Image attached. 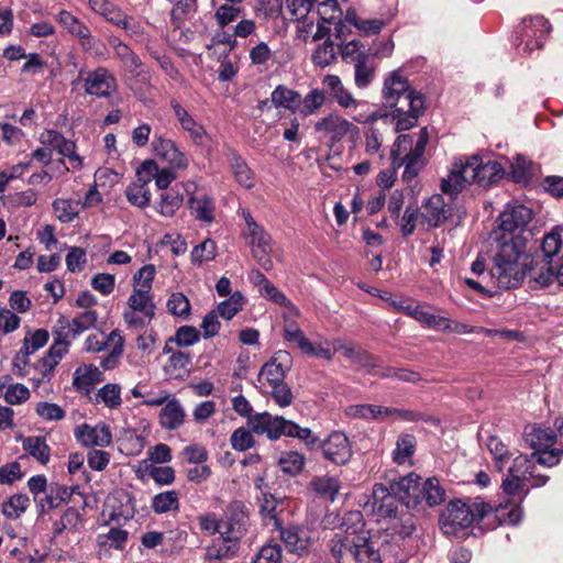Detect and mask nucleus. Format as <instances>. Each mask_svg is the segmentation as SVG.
I'll return each instance as SVG.
<instances>
[{
  "instance_id": "1",
  "label": "nucleus",
  "mask_w": 563,
  "mask_h": 563,
  "mask_svg": "<svg viewBox=\"0 0 563 563\" xmlns=\"http://www.w3.org/2000/svg\"><path fill=\"white\" fill-rule=\"evenodd\" d=\"M532 216V210L523 205L508 206L499 216L500 234L496 238L497 251L489 274L500 288H517L527 275L530 258L523 233Z\"/></svg>"
},
{
  "instance_id": "2",
  "label": "nucleus",
  "mask_w": 563,
  "mask_h": 563,
  "mask_svg": "<svg viewBox=\"0 0 563 563\" xmlns=\"http://www.w3.org/2000/svg\"><path fill=\"white\" fill-rule=\"evenodd\" d=\"M383 98L394 110L380 119L394 123L396 132L413 128L424 111L423 95L411 89L408 80L396 71L385 79Z\"/></svg>"
},
{
  "instance_id": "3",
  "label": "nucleus",
  "mask_w": 563,
  "mask_h": 563,
  "mask_svg": "<svg viewBox=\"0 0 563 563\" xmlns=\"http://www.w3.org/2000/svg\"><path fill=\"white\" fill-rule=\"evenodd\" d=\"M505 175L504 167L496 161L483 162L478 155L466 157L454 163L448 178L441 181V189L460 192L465 184L476 183L489 187Z\"/></svg>"
},
{
  "instance_id": "4",
  "label": "nucleus",
  "mask_w": 563,
  "mask_h": 563,
  "mask_svg": "<svg viewBox=\"0 0 563 563\" xmlns=\"http://www.w3.org/2000/svg\"><path fill=\"white\" fill-rule=\"evenodd\" d=\"M428 141V130L423 128L420 130L416 142L411 134H401L394 142L390 151L391 166L394 169L405 166L404 180L411 181L424 167V152Z\"/></svg>"
},
{
  "instance_id": "5",
  "label": "nucleus",
  "mask_w": 563,
  "mask_h": 563,
  "mask_svg": "<svg viewBox=\"0 0 563 563\" xmlns=\"http://www.w3.org/2000/svg\"><path fill=\"white\" fill-rule=\"evenodd\" d=\"M492 511V507L483 501L464 503L450 501L441 512L439 525L445 536L456 537L461 531L470 528L475 521L484 518Z\"/></svg>"
},
{
  "instance_id": "6",
  "label": "nucleus",
  "mask_w": 563,
  "mask_h": 563,
  "mask_svg": "<svg viewBox=\"0 0 563 563\" xmlns=\"http://www.w3.org/2000/svg\"><path fill=\"white\" fill-rule=\"evenodd\" d=\"M362 528H364V522L360 511H351L345 515L342 528L334 533L329 543L330 552L336 563L354 562L357 542L363 541L360 538Z\"/></svg>"
},
{
  "instance_id": "7",
  "label": "nucleus",
  "mask_w": 563,
  "mask_h": 563,
  "mask_svg": "<svg viewBox=\"0 0 563 563\" xmlns=\"http://www.w3.org/2000/svg\"><path fill=\"white\" fill-rule=\"evenodd\" d=\"M441 194L429 197L421 206V219L430 227L439 228L445 222L460 223L465 216V209L459 206V192L442 189Z\"/></svg>"
},
{
  "instance_id": "8",
  "label": "nucleus",
  "mask_w": 563,
  "mask_h": 563,
  "mask_svg": "<svg viewBox=\"0 0 563 563\" xmlns=\"http://www.w3.org/2000/svg\"><path fill=\"white\" fill-rule=\"evenodd\" d=\"M551 24L542 15L523 19L516 31V44L525 53H531L542 47Z\"/></svg>"
},
{
  "instance_id": "9",
  "label": "nucleus",
  "mask_w": 563,
  "mask_h": 563,
  "mask_svg": "<svg viewBox=\"0 0 563 563\" xmlns=\"http://www.w3.org/2000/svg\"><path fill=\"white\" fill-rule=\"evenodd\" d=\"M129 310L123 313L124 321L129 327L137 328L148 324L155 317L156 306L151 291L139 289L134 286L128 299Z\"/></svg>"
},
{
  "instance_id": "10",
  "label": "nucleus",
  "mask_w": 563,
  "mask_h": 563,
  "mask_svg": "<svg viewBox=\"0 0 563 563\" xmlns=\"http://www.w3.org/2000/svg\"><path fill=\"white\" fill-rule=\"evenodd\" d=\"M71 340L73 339L68 335V332L65 331V329L58 328L55 330L54 342L47 351L46 355L34 364V368L41 375L40 379H49L56 365L68 352Z\"/></svg>"
},
{
  "instance_id": "11",
  "label": "nucleus",
  "mask_w": 563,
  "mask_h": 563,
  "mask_svg": "<svg viewBox=\"0 0 563 563\" xmlns=\"http://www.w3.org/2000/svg\"><path fill=\"white\" fill-rule=\"evenodd\" d=\"M323 457L334 465H345L353 455L352 444L342 431H333L320 442Z\"/></svg>"
},
{
  "instance_id": "12",
  "label": "nucleus",
  "mask_w": 563,
  "mask_h": 563,
  "mask_svg": "<svg viewBox=\"0 0 563 563\" xmlns=\"http://www.w3.org/2000/svg\"><path fill=\"white\" fill-rule=\"evenodd\" d=\"M290 420H286L282 416H273L269 412L255 413L247 420V427L257 435L266 434L271 441L280 439L282 435L287 437V430Z\"/></svg>"
},
{
  "instance_id": "13",
  "label": "nucleus",
  "mask_w": 563,
  "mask_h": 563,
  "mask_svg": "<svg viewBox=\"0 0 563 563\" xmlns=\"http://www.w3.org/2000/svg\"><path fill=\"white\" fill-rule=\"evenodd\" d=\"M84 89L89 96L109 98L118 89L117 78L108 68L100 66L86 73Z\"/></svg>"
},
{
  "instance_id": "14",
  "label": "nucleus",
  "mask_w": 563,
  "mask_h": 563,
  "mask_svg": "<svg viewBox=\"0 0 563 563\" xmlns=\"http://www.w3.org/2000/svg\"><path fill=\"white\" fill-rule=\"evenodd\" d=\"M421 477L415 473L400 477L390 483V490L408 509L420 510L421 507Z\"/></svg>"
},
{
  "instance_id": "15",
  "label": "nucleus",
  "mask_w": 563,
  "mask_h": 563,
  "mask_svg": "<svg viewBox=\"0 0 563 563\" xmlns=\"http://www.w3.org/2000/svg\"><path fill=\"white\" fill-rule=\"evenodd\" d=\"M290 367V354L286 351H278L262 366L258 374V382L262 384L265 382L269 387L283 383Z\"/></svg>"
},
{
  "instance_id": "16",
  "label": "nucleus",
  "mask_w": 563,
  "mask_h": 563,
  "mask_svg": "<svg viewBox=\"0 0 563 563\" xmlns=\"http://www.w3.org/2000/svg\"><path fill=\"white\" fill-rule=\"evenodd\" d=\"M313 129L322 137H328L332 144L342 141L351 131L357 130L353 123L334 113L317 121Z\"/></svg>"
},
{
  "instance_id": "17",
  "label": "nucleus",
  "mask_w": 563,
  "mask_h": 563,
  "mask_svg": "<svg viewBox=\"0 0 563 563\" xmlns=\"http://www.w3.org/2000/svg\"><path fill=\"white\" fill-rule=\"evenodd\" d=\"M74 435L76 440L86 448H104L112 442L110 428L103 422L96 426L82 423L75 429Z\"/></svg>"
},
{
  "instance_id": "18",
  "label": "nucleus",
  "mask_w": 563,
  "mask_h": 563,
  "mask_svg": "<svg viewBox=\"0 0 563 563\" xmlns=\"http://www.w3.org/2000/svg\"><path fill=\"white\" fill-rule=\"evenodd\" d=\"M40 142L48 146L51 150H56L58 154L69 159L73 168H81L82 159L76 153V144L67 140L63 134L55 130H46L40 136Z\"/></svg>"
},
{
  "instance_id": "19",
  "label": "nucleus",
  "mask_w": 563,
  "mask_h": 563,
  "mask_svg": "<svg viewBox=\"0 0 563 563\" xmlns=\"http://www.w3.org/2000/svg\"><path fill=\"white\" fill-rule=\"evenodd\" d=\"M529 466V456L519 454L514 459L512 465L508 470L507 476L503 479L501 488L508 496L519 494L529 482L526 476Z\"/></svg>"
},
{
  "instance_id": "20",
  "label": "nucleus",
  "mask_w": 563,
  "mask_h": 563,
  "mask_svg": "<svg viewBox=\"0 0 563 563\" xmlns=\"http://www.w3.org/2000/svg\"><path fill=\"white\" fill-rule=\"evenodd\" d=\"M279 537L285 543L289 552L298 555L308 553L311 545L309 531L306 528L298 526H282L278 521L275 522Z\"/></svg>"
},
{
  "instance_id": "21",
  "label": "nucleus",
  "mask_w": 563,
  "mask_h": 563,
  "mask_svg": "<svg viewBox=\"0 0 563 563\" xmlns=\"http://www.w3.org/2000/svg\"><path fill=\"white\" fill-rule=\"evenodd\" d=\"M373 511L379 518L396 519L398 515V498L393 494L390 487L384 484H375L373 487Z\"/></svg>"
},
{
  "instance_id": "22",
  "label": "nucleus",
  "mask_w": 563,
  "mask_h": 563,
  "mask_svg": "<svg viewBox=\"0 0 563 563\" xmlns=\"http://www.w3.org/2000/svg\"><path fill=\"white\" fill-rule=\"evenodd\" d=\"M152 145L155 154L173 168L186 169L188 167V158L170 139L154 135Z\"/></svg>"
},
{
  "instance_id": "23",
  "label": "nucleus",
  "mask_w": 563,
  "mask_h": 563,
  "mask_svg": "<svg viewBox=\"0 0 563 563\" xmlns=\"http://www.w3.org/2000/svg\"><path fill=\"white\" fill-rule=\"evenodd\" d=\"M169 104L180 128L189 134L192 142L197 145L205 144L208 139L205 128L176 99H172Z\"/></svg>"
},
{
  "instance_id": "24",
  "label": "nucleus",
  "mask_w": 563,
  "mask_h": 563,
  "mask_svg": "<svg viewBox=\"0 0 563 563\" xmlns=\"http://www.w3.org/2000/svg\"><path fill=\"white\" fill-rule=\"evenodd\" d=\"M225 517V530L223 531L240 540L249 522V508L245 503L241 500L231 501L227 506Z\"/></svg>"
},
{
  "instance_id": "25",
  "label": "nucleus",
  "mask_w": 563,
  "mask_h": 563,
  "mask_svg": "<svg viewBox=\"0 0 563 563\" xmlns=\"http://www.w3.org/2000/svg\"><path fill=\"white\" fill-rule=\"evenodd\" d=\"M239 539L224 531H220V537L213 539L211 544L206 548L205 560L208 562H218L223 559L232 558L239 549Z\"/></svg>"
},
{
  "instance_id": "26",
  "label": "nucleus",
  "mask_w": 563,
  "mask_h": 563,
  "mask_svg": "<svg viewBox=\"0 0 563 563\" xmlns=\"http://www.w3.org/2000/svg\"><path fill=\"white\" fill-rule=\"evenodd\" d=\"M322 85L325 92L336 101V103L344 108H357L361 102L356 100L352 93L343 86L342 80L336 75H327L322 79Z\"/></svg>"
},
{
  "instance_id": "27",
  "label": "nucleus",
  "mask_w": 563,
  "mask_h": 563,
  "mask_svg": "<svg viewBox=\"0 0 563 563\" xmlns=\"http://www.w3.org/2000/svg\"><path fill=\"white\" fill-rule=\"evenodd\" d=\"M184 191H187V188L183 184H176L168 190L163 191L156 202V211L164 217H173L183 206Z\"/></svg>"
},
{
  "instance_id": "28",
  "label": "nucleus",
  "mask_w": 563,
  "mask_h": 563,
  "mask_svg": "<svg viewBox=\"0 0 563 563\" xmlns=\"http://www.w3.org/2000/svg\"><path fill=\"white\" fill-rule=\"evenodd\" d=\"M114 51L115 56L120 59L123 67L133 76L140 77L142 74V60L140 57L119 38H111L109 41Z\"/></svg>"
},
{
  "instance_id": "29",
  "label": "nucleus",
  "mask_w": 563,
  "mask_h": 563,
  "mask_svg": "<svg viewBox=\"0 0 563 563\" xmlns=\"http://www.w3.org/2000/svg\"><path fill=\"white\" fill-rule=\"evenodd\" d=\"M523 439L537 452L552 448L555 442V434L550 429H543L537 424H528L523 430Z\"/></svg>"
},
{
  "instance_id": "30",
  "label": "nucleus",
  "mask_w": 563,
  "mask_h": 563,
  "mask_svg": "<svg viewBox=\"0 0 563 563\" xmlns=\"http://www.w3.org/2000/svg\"><path fill=\"white\" fill-rule=\"evenodd\" d=\"M354 81L356 87L363 89L366 88L375 76V63L374 58L364 53H358L354 58Z\"/></svg>"
},
{
  "instance_id": "31",
  "label": "nucleus",
  "mask_w": 563,
  "mask_h": 563,
  "mask_svg": "<svg viewBox=\"0 0 563 563\" xmlns=\"http://www.w3.org/2000/svg\"><path fill=\"white\" fill-rule=\"evenodd\" d=\"M29 388L20 383H13L10 375L0 377V397L9 405H20L30 398Z\"/></svg>"
},
{
  "instance_id": "32",
  "label": "nucleus",
  "mask_w": 563,
  "mask_h": 563,
  "mask_svg": "<svg viewBox=\"0 0 563 563\" xmlns=\"http://www.w3.org/2000/svg\"><path fill=\"white\" fill-rule=\"evenodd\" d=\"M189 209L199 221L210 223L214 220V201L206 192H196L188 200Z\"/></svg>"
},
{
  "instance_id": "33",
  "label": "nucleus",
  "mask_w": 563,
  "mask_h": 563,
  "mask_svg": "<svg viewBox=\"0 0 563 563\" xmlns=\"http://www.w3.org/2000/svg\"><path fill=\"white\" fill-rule=\"evenodd\" d=\"M159 424L165 430H176L185 421V410L178 399L166 402L159 412Z\"/></svg>"
},
{
  "instance_id": "34",
  "label": "nucleus",
  "mask_w": 563,
  "mask_h": 563,
  "mask_svg": "<svg viewBox=\"0 0 563 563\" xmlns=\"http://www.w3.org/2000/svg\"><path fill=\"white\" fill-rule=\"evenodd\" d=\"M90 9L107 21L124 30L129 27L126 15L109 0H89Z\"/></svg>"
},
{
  "instance_id": "35",
  "label": "nucleus",
  "mask_w": 563,
  "mask_h": 563,
  "mask_svg": "<svg viewBox=\"0 0 563 563\" xmlns=\"http://www.w3.org/2000/svg\"><path fill=\"white\" fill-rule=\"evenodd\" d=\"M147 175L146 179L153 177L158 189L166 191L169 189V185L176 179V174L169 168L159 169L157 164L153 161H146L142 164L141 168L137 169L136 175Z\"/></svg>"
},
{
  "instance_id": "36",
  "label": "nucleus",
  "mask_w": 563,
  "mask_h": 563,
  "mask_svg": "<svg viewBox=\"0 0 563 563\" xmlns=\"http://www.w3.org/2000/svg\"><path fill=\"white\" fill-rule=\"evenodd\" d=\"M98 319V314L95 310H86L75 317L71 322L67 319L63 318L59 320L60 329H65L68 332V335L71 339H75L77 335L81 334L86 330L92 328Z\"/></svg>"
},
{
  "instance_id": "37",
  "label": "nucleus",
  "mask_w": 563,
  "mask_h": 563,
  "mask_svg": "<svg viewBox=\"0 0 563 563\" xmlns=\"http://www.w3.org/2000/svg\"><path fill=\"white\" fill-rule=\"evenodd\" d=\"M271 102L275 108H285L295 113L298 112L301 104V95L296 90L279 85L273 90Z\"/></svg>"
},
{
  "instance_id": "38",
  "label": "nucleus",
  "mask_w": 563,
  "mask_h": 563,
  "mask_svg": "<svg viewBox=\"0 0 563 563\" xmlns=\"http://www.w3.org/2000/svg\"><path fill=\"white\" fill-rule=\"evenodd\" d=\"M309 487L318 496L333 501L341 488V482L335 476H316L310 481Z\"/></svg>"
},
{
  "instance_id": "39",
  "label": "nucleus",
  "mask_w": 563,
  "mask_h": 563,
  "mask_svg": "<svg viewBox=\"0 0 563 563\" xmlns=\"http://www.w3.org/2000/svg\"><path fill=\"white\" fill-rule=\"evenodd\" d=\"M421 507L420 510H424L426 507H434L442 504L445 499V490L440 485V482L435 477L428 478L422 484L421 492Z\"/></svg>"
},
{
  "instance_id": "40",
  "label": "nucleus",
  "mask_w": 563,
  "mask_h": 563,
  "mask_svg": "<svg viewBox=\"0 0 563 563\" xmlns=\"http://www.w3.org/2000/svg\"><path fill=\"white\" fill-rule=\"evenodd\" d=\"M409 317L431 329L446 330L450 328V320L448 318L424 310L420 303H413L411 311H409Z\"/></svg>"
},
{
  "instance_id": "41",
  "label": "nucleus",
  "mask_w": 563,
  "mask_h": 563,
  "mask_svg": "<svg viewBox=\"0 0 563 563\" xmlns=\"http://www.w3.org/2000/svg\"><path fill=\"white\" fill-rule=\"evenodd\" d=\"M230 168L235 180L244 188L251 189L255 186L254 173L249 167L244 158L239 154L232 153L230 157Z\"/></svg>"
},
{
  "instance_id": "42",
  "label": "nucleus",
  "mask_w": 563,
  "mask_h": 563,
  "mask_svg": "<svg viewBox=\"0 0 563 563\" xmlns=\"http://www.w3.org/2000/svg\"><path fill=\"white\" fill-rule=\"evenodd\" d=\"M22 448L37 462L45 465L49 462L51 448L43 437H26L21 439Z\"/></svg>"
},
{
  "instance_id": "43",
  "label": "nucleus",
  "mask_w": 563,
  "mask_h": 563,
  "mask_svg": "<svg viewBox=\"0 0 563 563\" xmlns=\"http://www.w3.org/2000/svg\"><path fill=\"white\" fill-rule=\"evenodd\" d=\"M417 440L413 434L402 433L396 441V448L393 451V460L395 463L402 465L410 463L415 454Z\"/></svg>"
},
{
  "instance_id": "44",
  "label": "nucleus",
  "mask_w": 563,
  "mask_h": 563,
  "mask_svg": "<svg viewBox=\"0 0 563 563\" xmlns=\"http://www.w3.org/2000/svg\"><path fill=\"white\" fill-rule=\"evenodd\" d=\"M422 419V416L419 412L412 410H404L391 407H384L374 405V420L379 421H395V420H404V421H418Z\"/></svg>"
},
{
  "instance_id": "45",
  "label": "nucleus",
  "mask_w": 563,
  "mask_h": 563,
  "mask_svg": "<svg viewBox=\"0 0 563 563\" xmlns=\"http://www.w3.org/2000/svg\"><path fill=\"white\" fill-rule=\"evenodd\" d=\"M150 179L143 178L142 175L137 176V181L132 183L125 190V196L129 202L139 208L148 206L151 200V192L147 188Z\"/></svg>"
},
{
  "instance_id": "46",
  "label": "nucleus",
  "mask_w": 563,
  "mask_h": 563,
  "mask_svg": "<svg viewBox=\"0 0 563 563\" xmlns=\"http://www.w3.org/2000/svg\"><path fill=\"white\" fill-rule=\"evenodd\" d=\"M338 45L332 37H328L322 44H319L312 53V63L321 68L333 64L338 55Z\"/></svg>"
},
{
  "instance_id": "47",
  "label": "nucleus",
  "mask_w": 563,
  "mask_h": 563,
  "mask_svg": "<svg viewBox=\"0 0 563 563\" xmlns=\"http://www.w3.org/2000/svg\"><path fill=\"white\" fill-rule=\"evenodd\" d=\"M360 538H362L363 541L357 542L356 548V558L354 562L356 563H377L379 562V553L374 548L373 542L368 538V532L362 528L360 530Z\"/></svg>"
},
{
  "instance_id": "48",
  "label": "nucleus",
  "mask_w": 563,
  "mask_h": 563,
  "mask_svg": "<svg viewBox=\"0 0 563 563\" xmlns=\"http://www.w3.org/2000/svg\"><path fill=\"white\" fill-rule=\"evenodd\" d=\"M109 340L111 342V351L100 362V366L106 371L112 369L117 366L123 353L124 345V339L120 334L119 330H113L109 334Z\"/></svg>"
},
{
  "instance_id": "49",
  "label": "nucleus",
  "mask_w": 563,
  "mask_h": 563,
  "mask_svg": "<svg viewBox=\"0 0 563 563\" xmlns=\"http://www.w3.org/2000/svg\"><path fill=\"white\" fill-rule=\"evenodd\" d=\"M152 509L155 514L177 511L179 509V494L176 490H166L152 498Z\"/></svg>"
},
{
  "instance_id": "50",
  "label": "nucleus",
  "mask_w": 563,
  "mask_h": 563,
  "mask_svg": "<svg viewBox=\"0 0 563 563\" xmlns=\"http://www.w3.org/2000/svg\"><path fill=\"white\" fill-rule=\"evenodd\" d=\"M486 445L493 455L496 467L501 472L511 459V452L508 446L495 435L488 438Z\"/></svg>"
},
{
  "instance_id": "51",
  "label": "nucleus",
  "mask_w": 563,
  "mask_h": 563,
  "mask_svg": "<svg viewBox=\"0 0 563 563\" xmlns=\"http://www.w3.org/2000/svg\"><path fill=\"white\" fill-rule=\"evenodd\" d=\"M325 93L323 90L314 88L310 90L305 98L301 97V104L299 106L298 113L303 117H309L316 113L324 103Z\"/></svg>"
},
{
  "instance_id": "52",
  "label": "nucleus",
  "mask_w": 563,
  "mask_h": 563,
  "mask_svg": "<svg viewBox=\"0 0 563 563\" xmlns=\"http://www.w3.org/2000/svg\"><path fill=\"white\" fill-rule=\"evenodd\" d=\"M30 505V498L25 494H14L2 504V514L9 519H18L25 512Z\"/></svg>"
},
{
  "instance_id": "53",
  "label": "nucleus",
  "mask_w": 563,
  "mask_h": 563,
  "mask_svg": "<svg viewBox=\"0 0 563 563\" xmlns=\"http://www.w3.org/2000/svg\"><path fill=\"white\" fill-rule=\"evenodd\" d=\"M494 517L499 522V525L514 526L520 522L522 511L518 505L506 503L500 504L495 508Z\"/></svg>"
},
{
  "instance_id": "54",
  "label": "nucleus",
  "mask_w": 563,
  "mask_h": 563,
  "mask_svg": "<svg viewBox=\"0 0 563 563\" xmlns=\"http://www.w3.org/2000/svg\"><path fill=\"white\" fill-rule=\"evenodd\" d=\"M244 297L240 291L233 292L228 299L221 301L216 311L225 320H231L243 309Z\"/></svg>"
},
{
  "instance_id": "55",
  "label": "nucleus",
  "mask_w": 563,
  "mask_h": 563,
  "mask_svg": "<svg viewBox=\"0 0 563 563\" xmlns=\"http://www.w3.org/2000/svg\"><path fill=\"white\" fill-rule=\"evenodd\" d=\"M305 463H306L305 456L301 453L296 452V451H290V452L285 453L279 459V462H278L280 470L284 473H286L288 475H292V476L299 474L302 471Z\"/></svg>"
},
{
  "instance_id": "56",
  "label": "nucleus",
  "mask_w": 563,
  "mask_h": 563,
  "mask_svg": "<svg viewBox=\"0 0 563 563\" xmlns=\"http://www.w3.org/2000/svg\"><path fill=\"white\" fill-rule=\"evenodd\" d=\"M79 202L69 199H56L53 202V209L63 223L71 222L79 213Z\"/></svg>"
},
{
  "instance_id": "57",
  "label": "nucleus",
  "mask_w": 563,
  "mask_h": 563,
  "mask_svg": "<svg viewBox=\"0 0 563 563\" xmlns=\"http://www.w3.org/2000/svg\"><path fill=\"white\" fill-rule=\"evenodd\" d=\"M98 401L104 404L110 409H115L121 406V387L118 384H106L97 393Z\"/></svg>"
},
{
  "instance_id": "58",
  "label": "nucleus",
  "mask_w": 563,
  "mask_h": 563,
  "mask_svg": "<svg viewBox=\"0 0 563 563\" xmlns=\"http://www.w3.org/2000/svg\"><path fill=\"white\" fill-rule=\"evenodd\" d=\"M217 256V244L211 239H206L196 245L191 251V262L194 264H202L214 260Z\"/></svg>"
},
{
  "instance_id": "59",
  "label": "nucleus",
  "mask_w": 563,
  "mask_h": 563,
  "mask_svg": "<svg viewBox=\"0 0 563 563\" xmlns=\"http://www.w3.org/2000/svg\"><path fill=\"white\" fill-rule=\"evenodd\" d=\"M103 379L102 373L93 365L86 366L84 373L79 375L76 371L74 377V386L77 389H88L91 385L99 383Z\"/></svg>"
},
{
  "instance_id": "60",
  "label": "nucleus",
  "mask_w": 563,
  "mask_h": 563,
  "mask_svg": "<svg viewBox=\"0 0 563 563\" xmlns=\"http://www.w3.org/2000/svg\"><path fill=\"white\" fill-rule=\"evenodd\" d=\"M190 302L181 292H174L167 301V310L175 317L186 319L190 314Z\"/></svg>"
},
{
  "instance_id": "61",
  "label": "nucleus",
  "mask_w": 563,
  "mask_h": 563,
  "mask_svg": "<svg viewBox=\"0 0 563 563\" xmlns=\"http://www.w3.org/2000/svg\"><path fill=\"white\" fill-rule=\"evenodd\" d=\"M253 433L251 429H245L243 427L238 428L233 431L230 437V443L232 449L235 451L244 452L255 445V439L253 438Z\"/></svg>"
},
{
  "instance_id": "62",
  "label": "nucleus",
  "mask_w": 563,
  "mask_h": 563,
  "mask_svg": "<svg viewBox=\"0 0 563 563\" xmlns=\"http://www.w3.org/2000/svg\"><path fill=\"white\" fill-rule=\"evenodd\" d=\"M57 21L74 36L84 35V31L88 27L84 22L78 20L69 11L62 10L57 14Z\"/></svg>"
},
{
  "instance_id": "63",
  "label": "nucleus",
  "mask_w": 563,
  "mask_h": 563,
  "mask_svg": "<svg viewBox=\"0 0 563 563\" xmlns=\"http://www.w3.org/2000/svg\"><path fill=\"white\" fill-rule=\"evenodd\" d=\"M35 412L44 420L59 421L65 418V410L57 404L40 401L35 407Z\"/></svg>"
},
{
  "instance_id": "64",
  "label": "nucleus",
  "mask_w": 563,
  "mask_h": 563,
  "mask_svg": "<svg viewBox=\"0 0 563 563\" xmlns=\"http://www.w3.org/2000/svg\"><path fill=\"white\" fill-rule=\"evenodd\" d=\"M283 550L279 544H265L254 560V563H282Z\"/></svg>"
}]
</instances>
